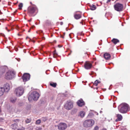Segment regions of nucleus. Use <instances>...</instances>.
<instances>
[{
  "mask_svg": "<svg viewBox=\"0 0 130 130\" xmlns=\"http://www.w3.org/2000/svg\"><path fill=\"white\" fill-rule=\"evenodd\" d=\"M17 127L18 125L15 123L12 124L11 126V127L12 129H15L17 128Z\"/></svg>",
  "mask_w": 130,
  "mask_h": 130,
  "instance_id": "17",
  "label": "nucleus"
},
{
  "mask_svg": "<svg viewBox=\"0 0 130 130\" xmlns=\"http://www.w3.org/2000/svg\"><path fill=\"white\" fill-rule=\"evenodd\" d=\"M39 96L40 95L39 93L36 91H34L29 95L28 97V100L30 102L32 100L36 101L38 99Z\"/></svg>",
  "mask_w": 130,
  "mask_h": 130,
  "instance_id": "2",
  "label": "nucleus"
},
{
  "mask_svg": "<svg viewBox=\"0 0 130 130\" xmlns=\"http://www.w3.org/2000/svg\"><path fill=\"white\" fill-rule=\"evenodd\" d=\"M78 105L80 107H82L85 104V103L82 99H80L77 102Z\"/></svg>",
  "mask_w": 130,
  "mask_h": 130,
  "instance_id": "13",
  "label": "nucleus"
},
{
  "mask_svg": "<svg viewBox=\"0 0 130 130\" xmlns=\"http://www.w3.org/2000/svg\"><path fill=\"white\" fill-rule=\"evenodd\" d=\"M119 112L122 113H125L129 110V105L126 103H123L120 105L118 107Z\"/></svg>",
  "mask_w": 130,
  "mask_h": 130,
  "instance_id": "1",
  "label": "nucleus"
},
{
  "mask_svg": "<svg viewBox=\"0 0 130 130\" xmlns=\"http://www.w3.org/2000/svg\"><path fill=\"white\" fill-rule=\"evenodd\" d=\"M96 9V7L94 5H92L90 7V9L92 10H95Z\"/></svg>",
  "mask_w": 130,
  "mask_h": 130,
  "instance_id": "21",
  "label": "nucleus"
},
{
  "mask_svg": "<svg viewBox=\"0 0 130 130\" xmlns=\"http://www.w3.org/2000/svg\"><path fill=\"white\" fill-rule=\"evenodd\" d=\"M3 88H4L5 91L6 92L9 91L10 89L9 84L7 83H6L4 85Z\"/></svg>",
  "mask_w": 130,
  "mask_h": 130,
  "instance_id": "12",
  "label": "nucleus"
},
{
  "mask_svg": "<svg viewBox=\"0 0 130 130\" xmlns=\"http://www.w3.org/2000/svg\"><path fill=\"white\" fill-rule=\"evenodd\" d=\"M30 78V75L29 74L25 73L22 77L23 81L25 82L29 80Z\"/></svg>",
  "mask_w": 130,
  "mask_h": 130,
  "instance_id": "10",
  "label": "nucleus"
},
{
  "mask_svg": "<svg viewBox=\"0 0 130 130\" xmlns=\"http://www.w3.org/2000/svg\"><path fill=\"white\" fill-rule=\"evenodd\" d=\"M62 24H63V23H62V22H61V25H62Z\"/></svg>",
  "mask_w": 130,
  "mask_h": 130,
  "instance_id": "39",
  "label": "nucleus"
},
{
  "mask_svg": "<svg viewBox=\"0 0 130 130\" xmlns=\"http://www.w3.org/2000/svg\"><path fill=\"white\" fill-rule=\"evenodd\" d=\"M80 24H82V25H83L82 22H80Z\"/></svg>",
  "mask_w": 130,
  "mask_h": 130,
  "instance_id": "38",
  "label": "nucleus"
},
{
  "mask_svg": "<svg viewBox=\"0 0 130 130\" xmlns=\"http://www.w3.org/2000/svg\"><path fill=\"white\" fill-rule=\"evenodd\" d=\"M117 117L118 120L116 119V122L117 121H120L122 120V117L121 115L118 114L117 115Z\"/></svg>",
  "mask_w": 130,
  "mask_h": 130,
  "instance_id": "16",
  "label": "nucleus"
},
{
  "mask_svg": "<svg viewBox=\"0 0 130 130\" xmlns=\"http://www.w3.org/2000/svg\"><path fill=\"white\" fill-rule=\"evenodd\" d=\"M58 129L59 130H64L67 128V125L64 123H60L58 125Z\"/></svg>",
  "mask_w": 130,
  "mask_h": 130,
  "instance_id": "8",
  "label": "nucleus"
},
{
  "mask_svg": "<svg viewBox=\"0 0 130 130\" xmlns=\"http://www.w3.org/2000/svg\"><path fill=\"white\" fill-rule=\"evenodd\" d=\"M31 120V119L30 118L27 119L25 120V122L27 123H29L30 122Z\"/></svg>",
  "mask_w": 130,
  "mask_h": 130,
  "instance_id": "24",
  "label": "nucleus"
},
{
  "mask_svg": "<svg viewBox=\"0 0 130 130\" xmlns=\"http://www.w3.org/2000/svg\"><path fill=\"white\" fill-rule=\"evenodd\" d=\"M102 130H106V129L105 128H103Z\"/></svg>",
  "mask_w": 130,
  "mask_h": 130,
  "instance_id": "37",
  "label": "nucleus"
},
{
  "mask_svg": "<svg viewBox=\"0 0 130 130\" xmlns=\"http://www.w3.org/2000/svg\"><path fill=\"white\" fill-rule=\"evenodd\" d=\"M50 85L54 87H55L56 86V83H50Z\"/></svg>",
  "mask_w": 130,
  "mask_h": 130,
  "instance_id": "22",
  "label": "nucleus"
},
{
  "mask_svg": "<svg viewBox=\"0 0 130 130\" xmlns=\"http://www.w3.org/2000/svg\"><path fill=\"white\" fill-rule=\"evenodd\" d=\"M102 112V111H100V112H101H101Z\"/></svg>",
  "mask_w": 130,
  "mask_h": 130,
  "instance_id": "42",
  "label": "nucleus"
},
{
  "mask_svg": "<svg viewBox=\"0 0 130 130\" xmlns=\"http://www.w3.org/2000/svg\"><path fill=\"white\" fill-rule=\"evenodd\" d=\"M85 114V112L83 111H81L79 113V115L82 118L83 117Z\"/></svg>",
  "mask_w": 130,
  "mask_h": 130,
  "instance_id": "20",
  "label": "nucleus"
},
{
  "mask_svg": "<svg viewBox=\"0 0 130 130\" xmlns=\"http://www.w3.org/2000/svg\"><path fill=\"white\" fill-rule=\"evenodd\" d=\"M5 92H6L3 87L0 88V96L3 95Z\"/></svg>",
  "mask_w": 130,
  "mask_h": 130,
  "instance_id": "15",
  "label": "nucleus"
},
{
  "mask_svg": "<svg viewBox=\"0 0 130 130\" xmlns=\"http://www.w3.org/2000/svg\"><path fill=\"white\" fill-rule=\"evenodd\" d=\"M112 41L114 44H116L119 42V40L117 39L114 38L112 40Z\"/></svg>",
  "mask_w": 130,
  "mask_h": 130,
  "instance_id": "19",
  "label": "nucleus"
},
{
  "mask_svg": "<svg viewBox=\"0 0 130 130\" xmlns=\"http://www.w3.org/2000/svg\"><path fill=\"white\" fill-rule=\"evenodd\" d=\"M15 72L12 71H9L5 75V78L7 79H11L14 77Z\"/></svg>",
  "mask_w": 130,
  "mask_h": 130,
  "instance_id": "3",
  "label": "nucleus"
},
{
  "mask_svg": "<svg viewBox=\"0 0 130 130\" xmlns=\"http://www.w3.org/2000/svg\"><path fill=\"white\" fill-rule=\"evenodd\" d=\"M23 6V4L22 3H20L19 5V9H20L21 10L22 9V7Z\"/></svg>",
  "mask_w": 130,
  "mask_h": 130,
  "instance_id": "27",
  "label": "nucleus"
},
{
  "mask_svg": "<svg viewBox=\"0 0 130 130\" xmlns=\"http://www.w3.org/2000/svg\"><path fill=\"white\" fill-rule=\"evenodd\" d=\"M1 1V0H0V2Z\"/></svg>",
  "mask_w": 130,
  "mask_h": 130,
  "instance_id": "44",
  "label": "nucleus"
},
{
  "mask_svg": "<svg viewBox=\"0 0 130 130\" xmlns=\"http://www.w3.org/2000/svg\"><path fill=\"white\" fill-rule=\"evenodd\" d=\"M94 123V121L92 120H88L85 121L83 123L84 126L85 127L92 126Z\"/></svg>",
  "mask_w": 130,
  "mask_h": 130,
  "instance_id": "5",
  "label": "nucleus"
},
{
  "mask_svg": "<svg viewBox=\"0 0 130 130\" xmlns=\"http://www.w3.org/2000/svg\"><path fill=\"white\" fill-rule=\"evenodd\" d=\"M16 100V99H10V101L11 102L14 103Z\"/></svg>",
  "mask_w": 130,
  "mask_h": 130,
  "instance_id": "28",
  "label": "nucleus"
},
{
  "mask_svg": "<svg viewBox=\"0 0 130 130\" xmlns=\"http://www.w3.org/2000/svg\"><path fill=\"white\" fill-rule=\"evenodd\" d=\"M28 38V37H27L26 38V39H27Z\"/></svg>",
  "mask_w": 130,
  "mask_h": 130,
  "instance_id": "41",
  "label": "nucleus"
},
{
  "mask_svg": "<svg viewBox=\"0 0 130 130\" xmlns=\"http://www.w3.org/2000/svg\"><path fill=\"white\" fill-rule=\"evenodd\" d=\"M42 39L43 40H45V38L44 37H43L42 38Z\"/></svg>",
  "mask_w": 130,
  "mask_h": 130,
  "instance_id": "36",
  "label": "nucleus"
},
{
  "mask_svg": "<svg viewBox=\"0 0 130 130\" xmlns=\"http://www.w3.org/2000/svg\"><path fill=\"white\" fill-rule=\"evenodd\" d=\"M104 57L106 60L109 59L110 57V55L108 53H105L104 54Z\"/></svg>",
  "mask_w": 130,
  "mask_h": 130,
  "instance_id": "14",
  "label": "nucleus"
},
{
  "mask_svg": "<svg viewBox=\"0 0 130 130\" xmlns=\"http://www.w3.org/2000/svg\"><path fill=\"white\" fill-rule=\"evenodd\" d=\"M6 29H7V27H6Z\"/></svg>",
  "mask_w": 130,
  "mask_h": 130,
  "instance_id": "43",
  "label": "nucleus"
},
{
  "mask_svg": "<svg viewBox=\"0 0 130 130\" xmlns=\"http://www.w3.org/2000/svg\"><path fill=\"white\" fill-rule=\"evenodd\" d=\"M28 13L31 15L37 11V8L36 6L29 7L28 8Z\"/></svg>",
  "mask_w": 130,
  "mask_h": 130,
  "instance_id": "9",
  "label": "nucleus"
},
{
  "mask_svg": "<svg viewBox=\"0 0 130 130\" xmlns=\"http://www.w3.org/2000/svg\"><path fill=\"white\" fill-rule=\"evenodd\" d=\"M99 129V127L98 126H96L94 128V130H98Z\"/></svg>",
  "mask_w": 130,
  "mask_h": 130,
  "instance_id": "31",
  "label": "nucleus"
},
{
  "mask_svg": "<svg viewBox=\"0 0 130 130\" xmlns=\"http://www.w3.org/2000/svg\"><path fill=\"white\" fill-rule=\"evenodd\" d=\"M24 91L23 88L22 87H20L15 90L14 92L17 96H20L23 94Z\"/></svg>",
  "mask_w": 130,
  "mask_h": 130,
  "instance_id": "4",
  "label": "nucleus"
},
{
  "mask_svg": "<svg viewBox=\"0 0 130 130\" xmlns=\"http://www.w3.org/2000/svg\"><path fill=\"white\" fill-rule=\"evenodd\" d=\"M123 6L122 4L117 3L114 5V8L115 10L118 11H120L122 10Z\"/></svg>",
  "mask_w": 130,
  "mask_h": 130,
  "instance_id": "7",
  "label": "nucleus"
},
{
  "mask_svg": "<svg viewBox=\"0 0 130 130\" xmlns=\"http://www.w3.org/2000/svg\"><path fill=\"white\" fill-rule=\"evenodd\" d=\"M72 52V51H71V53H69L68 54V55H70V54H71V53Z\"/></svg>",
  "mask_w": 130,
  "mask_h": 130,
  "instance_id": "34",
  "label": "nucleus"
},
{
  "mask_svg": "<svg viewBox=\"0 0 130 130\" xmlns=\"http://www.w3.org/2000/svg\"><path fill=\"white\" fill-rule=\"evenodd\" d=\"M0 130H5L2 128H0Z\"/></svg>",
  "mask_w": 130,
  "mask_h": 130,
  "instance_id": "35",
  "label": "nucleus"
},
{
  "mask_svg": "<svg viewBox=\"0 0 130 130\" xmlns=\"http://www.w3.org/2000/svg\"><path fill=\"white\" fill-rule=\"evenodd\" d=\"M42 119L43 121L45 122L47 120V118L46 117H43L42 118Z\"/></svg>",
  "mask_w": 130,
  "mask_h": 130,
  "instance_id": "29",
  "label": "nucleus"
},
{
  "mask_svg": "<svg viewBox=\"0 0 130 130\" xmlns=\"http://www.w3.org/2000/svg\"><path fill=\"white\" fill-rule=\"evenodd\" d=\"M64 106L65 108L67 110H71L73 107V103L70 101H67L64 104Z\"/></svg>",
  "mask_w": 130,
  "mask_h": 130,
  "instance_id": "6",
  "label": "nucleus"
},
{
  "mask_svg": "<svg viewBox=\"0 0 130 130\" xmlns=\"http://www.w3.org/2000/svg\"><path fill=\"white\" fill-rule=\"evenodd\" d=\"M41 122V120L40 119H39L36 121V124H39Z\"/></svg>",
  "mask_w": 130,
  "mask_h": 130,
  "instance_id": "25",
  "label": "nucleus"
},
{
  "mask_svg": "<svg viewBox=\"0 0 130 130\" xmlns=\"http://www.w3.org/2000/svg\"><path fill=\"white\" fill-rule=\"evenodd\" d=\"M100 82H99L98 80H96V81H95L93 85L94 86H97L98 84Z\"/></svg>",
  "mask_w": 130,
  "mask_h": 130,
  "instance_id": "23",
  "label": "nucleus"
},
{
  "mask_svg": "<svg viewBox=\"0 0 130 130\" xmlns=\"http://www.w3.org/2000/svg\"><path fill=\"white\" fill-rule=\"evenodd\" d=\"M25 128L23 127H22L20 128H19L17 129V130H25Z\"/></svg>",
  "mask_w": 130,
  "mask_h": 130,
  "instance_id": "30",
  "label": "nucleus"
},
{
  "mask_svg": "<svg viewBox=\"0 0 130 130\" xmlns=\"http://www.w3.org/2000/svg\"><path fill=\"white\" fill-rule=\"evenodd\" d=\"M110 1H111L110 0H108L107 1V2L106 3H108V2H110Z\"/></svg>",
  "mask_w": 130,
  "mask_h": 130,
  "instance_id": "33",
  "label": "nucleus"
},
{
  "mask_svg": "<svg viewBox=\"0 0 130 130\" xmlns=\"http://www.w3.org/2000/svg\"><path fill=\"white\" fill-rule=\"evenodd\" d=\"M57 54L56 51H55L53 53V57L54 58H56V56L57 55Z\"/></svg>",
  "mask_w": 130,
  "mask_h": 130,
  "instance_id": "26",
  "label": "nucleus"
},
{
  "mask_svg": "<svg viewBox=\"0 0 130 130\" xmlns=\"http://www.w3.org/2000/svg\"><path fill=\"white\" fill-rule=\"evenodd\" d=\"M30 32V30H28V32Z\"/></svg>",
  "mask_w": 130,
  "mask_h": 130,
  "instance_id": "40",
  "label": "nucleus"
},
{
  "mask_svg": "<svg viewBox=\"0 0 130 130\" xmlns=\"http://www.w3.org/2000/svg\"><path fill=\"white\" fill-rule=\"evenodd\" d=\"M3 120L2 118H0V122L2 121Z\"/></svg>",
  "mask_w": 130,
  "mask_h": 130,
  "instance_id": "32",
  "label": "nucleus"
},
{
  "mask_svg": "<svg viewBox=\"0 0 130 130\" xmlns=\"http://www.w3.org/2000/svg\"><path fill=\"white\" fill-rule=\"evenodd\" d=\"M74 17L75 19L78 20L81 17V16L80 14H75L74 15Z\"/></svg>",
  "mask_w": 130,
  "mask_h": 130,
  "instance_id": "18",
  "label": "nucleus"
},
{
  "mask_svg": "<svg viewBox=\"0 0 130 130\" xmlns=\"http://www.w3.org/2000/svg\"><path fill=\"white\" fill-rule=\"evenodd\" d=\"M84 66L85 68L87 70L90 69L92 66V64L88 62H86L84 64Z\"/></svg>",
  "mask_w": 130,
  "mask_h": 130,
  "instance_id": "11",
  "label": "nucleus"
}]
</instances>
